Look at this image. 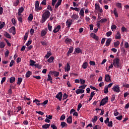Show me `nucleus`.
Returning <instances> with one entry per match:
<instances>
[{"instance_id": "1", "label": "nucleus", "mask_w": 129, "mask_h": 129, "mask_svg": "<svg viewBox=\"0 0 129 129\" xmlns=\"http://www.w3.org/2000/svg\"><path fill=\"white\" fill-rule=\"evenodd\" d=\"M50 15L51 13L49 11H46L45 12H44L42 16V19L40 21V23L44 24V22H46L47 19H49Z\"/></svg>"}, {"instance_id": "2", "label": "nucleus", "mask_w": 129, "mask_h": 129, "mask_svg": "<svg viewBox=\"0 0 129 129\" xmlns=\"http://www.w3.org/2000/svg\"><path fill=\"white\" fill-rule=\"evenodd\" d=\"M120 61V60L119 58L116 57L113 60V65H114L115 68H119L120 67V63H119Z\"/></svg>"}, {"instance_id": "3", "label": "nucleus", "mask_w": 129, "mask_h": 129, "mask_svg": "<svg viewBox=\"0 0 129 129\" xmlns=\"http://www.w3.org/2000/svg\"><path fill=\"white\" fill-rule=\"evenodd\" d=\"M34 6L35 7V12H40V11H41L42 8V7H39L40 2L39 1H36Z\"/></svg>"}, {"instance_id": "4", "label": "nucleus", "mask_w": 129, "mask_h": 129, "mask_svg": "<svg viewBox=\"0 0 129 129\" xmlns=\"http://www.w3.org/2000/svg\"><path fill=\"white\" fill-rule=\"evenodd\" d=\"M107 102H108V97L106 96L105 98H103L101 100L100 104V106H103V105H105V104H106Z\"/></svg>"}, {"instance_id": "5", "label": "nucleus", "mask_w": 129, "mask_h": 129, "mask_svg": "<svg viewBox=\"0 0 129 129\" xmlns=\"http://www.w3.org/2000/svg\"><path fill=\"white\" fill-rule=\"evenodd\" d=\"M112 89L114 92H117V93L120 92V87H119V85L114 86Z\"/></svg>"}, {"instance_id": "6", "label": "nucleus", "mask_w": 129, "mask_h": 129, "mask_svg": "<svg viewBox=\"0 0 129 129\" xmlns=\"http://www.w3.org/2000/svg\"><path fill=\"white\" fill-rule=\"evenodd\" d=\"M95 8L96 11H97V12H99V13H102V12H103V11L102 10V9L100 8L99 4H95Z\"/></svg>"}, {"instance_id": "7", "label": "nucleus", "mask_w": 129, "mask_h": 129, "mask_svg": "<svg viewBox=\"0 0 129 129\" xmlns=\"http://www.w3.org/2000/svg\"><path fill=\"white\" fill-rule=\"evenodd\" d=\"M66 26H67V28H68V29H70V27L73 24L72 19H68L66 22Z\"/></svg>"}, {"instance_id": "8", "label": "nucleus", "mask_w": 129, "mask_h": 129, "mask_svg": "<svg viewBox=\"0 0 129 129\" xmlns=\"http://www.w3.org/2000/svg\"><path fill=\"white\" fill-rule=\"evenodd\" d=\"M63 96V94H62V92H59L55 96V98H57L59 100V101H61L62 100V97Z\"/></svg>"}, {"instance_id": "9", "label": "nucleus", "mask_w": 129, "mask_h": 129, "mask_svg": "<svg viewBox=\"0 0 129 129\" xmlns=\"http://www.w3.org/2000/svg\"><path fill=\"white\" fill-rule=\"evenodd\" d=\"M60 29H61V26L58 25L57 27L54 28L52 32L53 33H54V34H56V33H58V32L60 31Z\"/></svg>"}, {"instance_id": "10", "label": "nucleus", "mask_w": 129, "mask_h": 129, "mask_svg": "<svg viewBox=\"0 0 129 129\" xmlns=\"http://www.w3.org/2000/svg\"><path fill=\"white\" fill-rule=\"evenodd\" d=\"M47 33H48V30L47 29L42 30L41 32V37H45V35H47Z\"/></svg>"}, {"instance_id": "11", "label": "nucleus", "mask_w": 129, "mask_h": 129, "mask_svg": "<svg viewBox=\"0 0 129 129\" xmlns=\"http://www.w3.org/2000/svg\"><path fill=\"white\" fill-rule=\"evenodd\" d=\"M33 103H35L36 105H38V106L40 105H43V104H42V103H40L41 102V101L35 99L34 100H33Z\"/></svg>"}, {"instance_id": "12", "label": "nucleus", "mask_w": 129, "mask_h": 129, "mask_svg": "<svg viewBox=\"0 0 129 129\" xmlns=\"http://www.w3.org/2000/svg\"><path fill=\"white\" fill-rule=\"evenodd\" d=\"M112 39L109 38L107 39L106 41L105 45L106 47H108L110 45V43H111Z\"/></svg>"}, {"instance_id": "13", "label": "nucleus", "mask_w": 129, "mask_h": 129, "mask_svg": "<svg viewBox=\"0 0 129 129\" xmlns=\"http://www.w3.org/2000/svg\"><path fill=\"white\" fill-rule=\"evenodd\" d=\"M70 68H71V67H70V64L68 63L67 64V66H66L64 67V70H65V72H67V71L68 72L69 71H70Z\"/></svg>"}, {"instance_id": "14", "label": "nucleus", "mask_w": 129, "mask_h": 129, "mask_svg": "<svg viewBox=\"0 0 129 129\" xmlns=\"http://www.w3.org/2000/svg\"><path fill=\"white\" fill-rule=\"evenodd\" d=\"M85 10V8H81L79 15H81V17H84V10Z\"/></svg>"}, {"instance_id": "15", "label": "nucleus", "mask_w": 129, "mask_h": 129, "mask_svg": "<svg viewBox=\"0 0 129 129\" xmlns=\"http://www.w3.org/2000/svg\"><path fill=\"white\" fill-rule=\"evenodd\" d=\"M76 93L77 94H80V93H84V90L78 89L76 90Z\"/></svg>"}, {"instance_id": "16", "label": "nucleus", "mask_w": 129, "mask_h": 129, "mask_svg": "<svg viewBox=\"0 0 129 129\" xmlns=\"http://www.w3.org/2000/svg\"><path fill=\"white\" fill-rule=\"evenodd\" d=\"M111 80H110V76L108 74L105 75V81L106 82H109V81H111Z\"/></svg>"}, {"instance_id": "17", "label": "nucleus", "mask_w": 129, "mask_h": 129, "mask_svg": "<svg viewBox=\"0 0 129 129\" xmlns=\"http://www.w3.org/2000/svg\"><path fill=\"white\" fill-rule=\"evenodd\" d=\"M61 3H62V0H58L57 3L55 6V9H58V8H59V6H61Z\"/></svg>"}, {"instance_id": "18", "label": "nucleus", "mask_w": 129, "mask_h": 129, "mask_svg": "<svg viewBox=\"0 0 129 129\" xmlns=\"http://www.w3.org/2000/svg\"><path fill=\"white\" fill-rule=\"evenodd\" d=\"M82 67L83 69H86V68L88 67V62L86 61L84 62L82 66Z\"/></svg>"}, {"instance_id": "19", "label": "nucleus", "mask_w": 129, "mask_h": 129, "mask_svg": "<svg viewBox=\"0 0 129 129\" xmlns=\"http://www.w3.org/2000/svg\"><path fill=\"white\" fill-rule=\"evenodd\" d=\"M76 52H77V54H79L81 53V54H82V50H81V49H80L79 47H77L75 49Z\"/></svg>"}, {"instance_id": "20", "label": "nucleus", "mask_w": 129, "mask_h": 129, "mask_svg": "<svg viewBox=\"0 0 129 129\" xmlns=\"http://www.w3.org/2000/svg\"><path fill=\"white\" fill-rule=\"evenodd\" d=\"M50 125H51L50 124H45L42 125V127L43 129H47L50 127Z\"/></svg>"}, {"instance_id": "21", "label": "nucleus", "mask_w": 129, "mask_h": 129, "mask_svg": "<svg viewBox=\"0 0 129 129\" xmlns=\"http://www.w3.org/2000/svg\"><path fill=\"white\" fill-rule=\"evenodd\" d=\"M6 47V43L5 42L2 41L0 43V49H4Z\"/></svg>"}, {"instance_id": "22", "label": "nucleus", "mask_w": 129, "mask_h": 129, "mask_svg": "<svg viewBox=\"0 0 129 129\" xmlns=\"http://www.w3.org/2000/svg\"><path fill=\"white\" fill-rule=\"evenodd\" d=\"M30 66H32V67H34V66L36 65V61H34V60L30 59Z\"/></svg>"}, {"instance_id": "23", "label": "nucleus", "mask_w": 129, "mask_h": 129, "mask_svg": "<svg viewBox=\"0 0 129 129\" xmlns=\"http://www.w3.org/2000/svg\"><path fill=\"white\" fill-rule=\"evenodd\" d=\"M64 42L66 43V44H71V43H72V39L66 38L64 41Z\"/></svg>"}, {"instance_id": "24", "label": "nucleus", "mask_w": 129, "mask_h": 129, "mask_svg": "<svg viewBox=\"0 0 129 129\" xmlns=\"http://www.w3.org/2000/svg\"><path fill=\"white\" fill-rule=\"evenodd\" d=\"M68 123H72V116H70L68 118L67 120Z\"/></svg>"}, {"instance_id": "25", "label": "nucleus", "mask_w": 129, "mask_h": 129, "mask_svg": "<svg viewBox=\"0 0 129 129\" xmlns=\"http://www.w3.org/2000/svg\"><path fill=\"white\" fill-rule=\"evenodd\" d=\"M71 18L72 20H76V19H78L79 18V16L77 15V14H73Z\"/></svg>"}, {"instance_id": "26", "label": "nucleus", "mask_w": 129, "mask_h": 129, "mask_svg": "<svg viewBox=\"0 0 129 129\" xmlns=\"http://www.w3.org/2000/svg\"><path fill=\"white\" fill-rule=\"evenodd\" d=\"M32 74V72L30 71H28L26 74V78H29V77H30V76H31Z\"/></svg>"}, {"instance_id": "27", "label": "nucleus", "mask_w": 129, "mask_h": 129, "mask_svg": "<svg viewBox=\"0 0 129 129\" xmlns=\"http://www.w3.org/2000/svg\"><path fill=\"white\" fill-rule=\"evenodd\" d=\"M4 36L6 37V38H8V39H11L12 38L11 35H10L7 32H5L4 33Z\"/></svg>"}, {"instance_id": "28", "label": "nucleus", "mask_w": 129, "mask_h": 129, "mask_svg": "<svg viewBox=\"0 0 129 129\" xmlns=\"http://www.w3.org/2000/svg\"><path fill=\"white\" fill-rule=\"evenodd\" d=\"M51 55H52L51 51H47L46 55L45 56V58H46V59H48L49 58V57H50V56H51Z\"/></svg>"}, {"instance_id": "29", "label": "nucleus", "mask_w": 129, "mask_h": 129, "mask_svg": "<svg viewBox=\"0 0 129 129\" xmlns=\"http://www.w3.org/2000/svg\"><path fill=\"white\" fill-rule=\"evenodd\" d=\"M121 37H120V33H119V31H118L117 32V34H116V35L115 36V39H120Z\"/></svg>"}, {"instance_id": "30", "label": "nucleus", "mask_w": 129, "mask_h": 129, "mask_svg": "<svg viewBox=\"0 0 129 129\" xmlns=\"http://www.w3.org/2000/svg\"><path fill=\"white\" fill-rule=\"evenodd\" d=\"M16 81V78L14 77H12L10 79V83H14Z\"/></svg>"}, {"instance_id": "31", "label": "nucleus", "mask_w": 129, "mask_h": 129, "mask_svg": "<svg viewBox=\"0 0 129 129\" xmlns=\"http://www.w3.org/2000/svg\"><path fill=\"white\" fill-rule=\"evenodd\" d=\"M22 80H23V79L22 78H18V81H17L18 85H21V83H22Z\"/></svg>"}, {"instance_id": "32", "label": "nucleus", "mask_w": 129, "mask_h": 129, "mask_svg": "<svg viewBox=\"0 0 129 129\" xmlns=\"http://www.w3.org/2000/svg\"><path fill=\"white\" fill-rule=\"evenodd\" d=\"M71 10H74V11H76V12H79L80 11V8H74V7H70Z\"/></svg>"}, {"instance_id": "33", "label": "nucleus", "mask_w": 129, "mask_h": 129, "mask_svg": "<svg viewBox=\"0 0 129 129\" xmlns=\"http://www.w3.org/2000/svg\"><path fill=\"white\" fill-rule=\"evenodd\" d=\"M51 73L54 74V76H55V77H58V76H59V72H58L53 71Z\"/></svg>"}, {"instance_id": "34", "label": "nucleus", "mask_w": 129, "mask_h": 129, "mask_svg": "<svg viewBox=\"0 0 129 129\" xmlns=\"http://www.w3.org/2000/svg\"><path fill=\"white\" fill-rule=\"evenodd\" d=\"M116 7H117V8H118V9H122V8L121 3H117L116 4Z\"/></svg>"}, {"instance_id": "35", "label": "nucleus", "mask_w": 129, "mask_h": 129, "mask_svg": "<svg viewBox=\"0 0 129 129\" xmlns=\"http://www.w3.org/2000/svg\"><path fill=\"white\" fill-rule=\"evenodd\" d=\"M116 28H117L116 25L114 24L112 25L111 26V29L113 32V31H115Z\"/></svg>"}, {"instance_id": "36", "label": "nucleus", "mask_w": 129, "mask_h": 129, "mask_svg": "<svg viewBox=\"0 0 129 129\" xmlns=\"http://www.w3.org/2000/svg\"><path fill=\"white\" fill-rule=\"evenodd\" d=\"M97 119H98L97 116H94L93 119H92V122L93 123H95V122L97 121Z\"/></svg>"}, {"instance_id": "37", "label": "nucleus", "mask_w": 129, "mask_h": 129, "mask_svg": "<svg viewBox=\"0 0 129 129\" xmlns=\"http://www.w3.org/2000/svg\"><path fill=\"white\" fill-rule=\"evenodd\" d=\"M54 61V57L51 56L48 60L47 61L49 62V63H52Z\"/></svg>"}, {"instance_id": "38", "label": "nucleus", "mask_w": 129, "mask_h": 129, "mask_svg": "<svg viewBox=\"0 0 129 129\" xmlns=\"http://www.w3.org/2000/svg\"><path fill=\"white\" fill-rule=\"evenodd\" d=\"M34 17L33 16V14H30L28 17V20L30 21V22H32L33 21Z\"/></svg>"}, {"instance_id": "39", "label": "nucleus", "mask_w": 129, "mask_h": 129, "mask_svg": "<svg viewBox=\"0 0 129 129\" xmlns=\"http://www.w3.org/2000/svg\"><path fill=\"white\" fill-rule=\"evenodd\" d=\"M67 125H68L65 122H61L60 123V126L62 128L64 127V126H67Z\"/></svg>"}, {"instance_id": "40", "label": "nucleus", "mask_w": 129, "mask_h": 129, "mask_svg": "<svg viewBox=\"0 0 129 129\" xmlns=\"http://www.w3.org/2000/svg\"><path fill=\"white\" fill-rule=\"evenodd\" d=\"M113 14L116 18H118V14H117V12L116 11V9H115L113 10Z\"/></svg>"}, {"instance_id": "41", "label": "nucleus", "mask_w": 129, "mask_h": 129, "mask_svg": "<svg viewBox=\"0 0 129 129\" xmlns=\"http://www.w3.org/2000/svg\"><path fill=\"white\" fill-rule=\"evenodd\" d=\"M107 22V19L104 18V19H102L101 20H100L99 21H98L99 23H105Z\"/></svg>"}, {"instance_id": "42", "label": "nucleus", "mask_w": 129, "mask_h": 129, "mask_svg": "<svg viewBox=\"0 0 129 129\" xmlns=\"http://www.w3.org/2000/svg\"><path fill=\"white\" fill-rule=\"evenodd\" d=\"M74 50V48L72 46V47H70L68 52H69V53H70L71 54V53H73Z\"/></svg>"}, {"instance_id": "43", "label": "nucleus", "mask_w": 129, "mask_h": 129, "mask_svg": "<svg viewBox=\"0 0 129 129\" xmlns=\"http://www.w3.org/2000/svg\"><path fill=\"white\" fill-rule=\"evenodd\" d=\"M35 67V68H38V69H42V65L39 64H36Z\"/></svg>"}, {"instance_id": "44", "label": "nucleus", "mask_w": 129, "mask_h": 129, "mask_svg": "<svg viewBox=\"0 0 129 129\" xmlns=\"http://www.w3.org/2000/svg\"><path fill=\"white\" fill-rule=\"evenodd\" d=\"M9 54H10V51L9 50H7L5 52V56L7 58L9 57Z\"/></svg>"}, {"instance_id": "45", "label": "nucleus", "mask_w": 129, "mask_h": 129, "mask_svg": "<svg viewBox=\"0 0 129 129\" xmlns=\"http://www.w3.org/2000/svg\"><path fill=\"white\" fill-rule=\"evenodd\" d=\"M120 44V42L119 41H117L116 42L114 43V47H115V48H116V47H117V46H118Z\"/></svg>"}, {"instance_id": "46", "label": "nucleus", "mask_w": 129, "mask_h": 129, "mask_svg": "<svg viewBox=\"0 0 129 129\" xmlns=\"http://www.w3.org/2000/svg\"><path fill=\"white\" fill-rule=\"evenodd\" d=\"M68 98V95H67L66 93H64L63 95L62 100H65V99H67Z\"/></svg>"}, {"instance_id": "47", "label": "nucleus", "mask_w": 129, "mask_h": 129, "mask_svg": "<svg viewBox=\"0 0 129 129\" xmlns=\"http://www.w3.org/2000/svg\"><path fill=\"white\" fill-rule=\"evenodd\" d=\"M112 124H113L112 121H110L108 123L107 125H108V126H109V127H112Z\"/></svg>"}, {"instance_id": "48", "label": "nucleus", "mask_w": 129, "mask_h": 129, "mask_svg": "<svg viewBox=\"0 0 129 129\" xmlns=\"http://www.w3.org/2000/svg\"><path fill=\"white\" fill-rule=\"evenodd\" d=\"M47 28L50 32H52V26L50 25V24H48Z\"/></svg>"}, {"instance_id": "49", "label": "nucleus", "mask_w": 129, "mask_h": 129, "mask_svg": "<svg viewBox=\"0 0 129 129\" xmlns=\"http://www.w3.org/2000/svg\"><path fill=\"white\" fill-rule=\"evenodd\" d=\"M65 118H66V116H65V114H62L60 116V120H64V119H65Z\"/></svg>"}, {"instance_id": "50", "label": "nucleus", "mask_w": 129, "mask_h": 129, "mask_svg": "<svg viewBox=\"0 0 129 129\" xmlns=\"http://www.w3.org/2000/svg\"><path fill=\"white\" fill-rule=\"evenodd\" d=\"M87 86V85H83L79 87L80 89H85V88Z\"/></svg>"}, {"instance_id": "51", "label": "nucleus", "mask_w": 129, "mask_h": 129, "mask_svg": "<svg viewBox=\"0 0 129 129\" xmlns=\"http://www.w3.org/2000/svg\"><path fill=\"white\" fill-rule=\"evenodd\" d=\"M104 93H105V94H107V93H108V87L104 88Z\"/></svg>"}, {"instance_id": "52", "label": "nucleus", "mask_w": 129, "mask_h": 129, "mask_svg": "<svg viewBox=\"0 0 129 129\" xmlns=\"http://www.w3.org/2000/svg\"><path fill=\"white\" fill-rule=\"evenodd\" d=\"M41 5H43V6H46L47 5V1L46 0H43L41 3Z\"/></svg>"}, {"instance_id": "53", "label": "nucleus", "mask_w": 129, "mask_h": 129, "mask_svg": "<svg viewBox=\"0 0 129 129\" xmlns=\"http://www.w3.org/2000/svg\"><path fill=\"white\" fill-rule=\"evenodd\" d=\"M24 12V7H21L18 9V12L23 13Z\"/></svg>"}, {"instance_id": "54", "label": "nucleus", "mask_w": 129, "mask_h": 129, "mask_svg": "<svg viewBox=\"0 0 129 129\" xmlns=\"http://www.w3.org/2000/svg\"><path fill=\"white\" fill-rule=\"evenodd\" d=\"M90 88H91V89H93V90H96V91H99V90L98 89H97L96 88H95L92 86H90Z\"/></svg>"}, {"instance_id": "55", "label": "nucleus", "mask_w": 129, "mask_h": 129, "mask_svg": "<svg viewBox=\"0 0 129 129\" xmlns=\"http://www.w3.org/2000/svg\"><path fill=\"white\" fill-rule=\"evenodd\" d=\"M112 34V32L111 31L108 32L106 33V36L107 37H110Z\"/></svg>"}, {"instance_id": "56", "label": "nucleus", "mask_w": 129, "mask_h": 129, "mask_svg": "<svg viewBox=\"0 0 129 129\" xmlns=\"http://www.w3.org/2000/svg\"><path fill=\"white\" fill-rule=\"evenodd\" d=\"M118 114H119V113H118V112H117V110L116 109L114 112V115L115 116H117Z\"/></svg>"}, {"instance_id": "57", "label": "nucleus", "mask_w": 129, "mask_h": 129, "mask_svg": "<svg viewBox=\"0 0 129 129\" xmlns=\"http://www.w3.org/2000/svg\"><path fill=\"white\" fill-rule=\"evenodd\" d=\"M90 65H91V66H95V62L94 61H90Z\"/></svg>"}, {"instance_id": "58", "label": "nucleus", "mask_w": 129, "mask_h": 129, "mask_svg": "<svg viewBox=\"0 0 129 129\" xmlns=\"http://www.w3.org/2000/svg\"><path fill=\"white\" fill-rule=\"evenodd\" d=\"M80 81L81 82V84H82V85L85 84V83L86 82L85 80H83L82 79H80Z\"/></svg>"}, {"instance_id": "59", "label": "nucleus", "mask_w": 129, "mask_h": 129, "mask_svg": "<svg viewBox=\"0 0 129 129\" xmlns=\"http://www.w3.org/2000/svg\"><path fill=\"white\" fill-rule=\"evenodd\" d=\"M36 113H38V114H40V115H44V112L41 111H36Z\"/></svg>"}, {"instance_id": "60", "label": "nucleus", "mask_w": 129, "mask_h": 129, "mask_svg": "<svg viewBox=\"0 0 129 129\" xmlns=\"http://www.w3.org/2000/svg\"><path fill=\"white\" fill-rule=\"evenodd\" d=\"M121 30L122 32H126L127 31L126 30V28H125V27H124V26L122 27Z\"/></svg>"}, {"instance_id": "61", "label": "nucleus", "mask_w": 129, "mask_h": 129, "mask_svg": "<svg viewBox=\"0 0 129 129\" xmlns=\"http://www.w3.org/2000/svg\"><path fill=\"white\" fill-rule=\"evenodd\" d=\"M48 79H47V81H51L52 80V77L50 75H48Z\"/></svg>"}, {"instance_id": "62", "label": "nucleus", "mask_w": 129, "mask_h": 129, "mask_svg": "<svg viewBox=\"0 0 129 129\" xmlns=\"http://www.w3.org/2000/svg\"><path fill=\"white\" fill-rule=\"evenodd\" d=\"M50 127L52 129H57V126H55V124H51Z\"/></svg>"}, {"instance_id": "63", "label": "nucleus", "mask_w": 129, "mask_h": 129, "mask_svg": "<svg viewBox=\"0 0 129 129\" xmlns=\"http://www.w3.org/2000/svg\"><path fill=\"white\" fill-rule=\"evenodd\" d=\"M32 44V41L29 40L27 43L26 44V46H30Z\"/></svg>"}, {"instance_id": "64", "label": "nucleus", "mask_w": 129, "mask_h": 129, "mask_svg": "<svg viewBox=\"0 0 129 129\" xmlns=\"http://www.w3.org/2000/svg\"><path fill=\"white\" fill-rule=\"evenodd\" d=\"M124 46H125V48H126V49H127V48H129V44L127 42L124 43Z\"/></svg>"}]
</instances>
